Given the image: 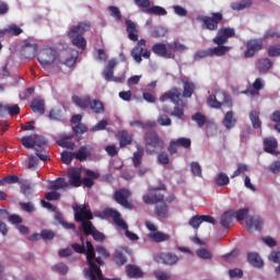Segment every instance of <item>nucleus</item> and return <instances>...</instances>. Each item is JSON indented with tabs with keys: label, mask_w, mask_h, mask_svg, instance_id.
Here are the masks:
<instances>
[{
	"label": "nucleus",
	"mask_w": 280,
	"mask_h": 280,
	"mask_svg": "<svg viewBox=\"0 0 280 280\" xmlns=\"http://www.w3.org/2000/svg\"><path fill=\"white\" fill-rule=\"evenodd\" d=\"M165 189H167L165 184H160L159 186H149V194L142 196L144 205H156L154 211L158 218H167L168 207L165 202V195L160 192L165 191Z\"/></svg>",
	"instance_id": "1"
},
{
	"label": "nucleus",
	"mask_w": 280,
	"mask_h": 280,
	"mask_svg": "<svg viewBox=\"0 0 280 280\" xmlns=\"http://www.w3.org/2000/svg\"><path fill=\"white\" fill-rule=\"evenodd\" d=\"M183 93H180V89L173 88L172 90L165 92L160 96V102H167L171 100L173 104H175L174 109L167 105H163L161 110L162 113H167L171 117H176L177 119H183L185 117V103H183Z\"/></svg>",
	"instance_id": "2"
},
{
	"label": "nucleus",
	"mask_w": 280,
	"mask_h": 280,
	"mask_svg": "<svg viewBox=\"0 0 280 280\" xmlns=\"http://www.w3.org/2000/svg\"><path fill=\"white\" fill-rule=\"evenodd\" d=\"M21 143L26 150H35V154L39 158V161L44 163L49 161V155L46 154L47 139L45 137L38 135L24 136L21 138Z\"/></svg>",
	"instance_id": "3"
},
{
	"label": "nucleus",
	"mask_w": 280,
	"mask_h": 280,
	"mask_svg": "<svg viewBox=\"0 0 280 280\" xmlns=\"http://www.w3.org/2000/svg\"><path fill=\"white\" fill-rule=\"evenodd\" d=\"M91 31V23L89 21L79 22L68 31V37L71 39L73 47L78 49H86V38L84 34Z\"/></svg>",
	"instance_id": "4"
},
{
	"label": "nucleus",
	"mask_w": 280,
	"mask_h": 280,
	"mask_svg": "<svg viewBox=\"0 0 280 280\" xmlns=\"http://www.w3.org/2000/svg\"><path fill=\"white\" fill-rule=\"evenodd\" d=\"M144 145L147 154H158L165 150V141L154 130H148L144 133Z\"/></svg>",
	"instance_id": "5"
},
{
	"label": "nucleus",
	"mask_w": 280,
	"mask_h": 280,
	"mask_svg": "<svg viewBox=\"0 0 280 280\" xmlns=\"http://www.w3.org/2000/svg\"><path fill=\"white\" fill-rule=\"evenodd\" d=\"M207 105L215 110H220L222 106L231 110L233 108V97L224 91H219L217 94H210L208 96Z\"/></svg>",
	"instance_id": "6"
},
{
	"label": "nucleus",
	"mask_w": 280,
	"mask_h": 280,
	"mask_svg": "<svg viewBox=\"0 0 280 280\" xmlns=\"http://www.w3.org/2000/svg\"><path fill=\"white\" fill-rule=\"evenodd\" d=\"M103 215L105 218H112L116 226H119L120 229L126 231V237L131 240V242H137V240H139V236L137 234L128 231V224L126 223V221H124V219H121V213H119V211L113 208H107L103 211Z\"/></svg>",
	"instance_id": "7"
},
{
	"label": "nucleus",
	"mask_w": 280,
	"mask_h": 280,
	"mask_svg": "<svg viewBox=\"0 0 280 280\" xmlns=\"http://www.w3.org/2000/svg\"><path fill=\"white\" fill-rule=\"evenodd\" d=\"M86 262L90 266L88 270H94L96 277L102 279V269L100 266H104L105 262L102 257L95 256V247H93V243H91V241H86Z\"/></svg>",
	"instance_id": "8"
},
{
	"label": "nucleus",
	"mask_w": 280,
	"mask_h": 280,
	"mask_svg": "<svg viewBox=\"0 0 280 280\" xmlns=\"http://www.w3.org/2000/svg\"><path fill=\"white\" fill-rule=\"evenodd\" d=\"M198 21L202 23V28L208 30L209 32L218 31V27L222 21H224V14L222 12H212L209 15H201L198 18Z\"/></svg>",
	"instance_id": "9"
},
{
	"label": "nucleus",
	"mask_w": 280,
	"mask_h": 280,
	"mask_svg": "<svg viewBox=\"0 0 280 280\" xmlns=\"http://www.w3.org/2000/svg\"><path fill=\"white\" fill-rule=\"evenodd\" d=\"M145 45H148V42L145 39H140L131 49V57L133 58L135 62H137V65H141V62H143V58L144 60H150L152 56V51L148 48H144Z\"/></svg>",
	"instance_id": "10"
},
{
	"label": "nucleus",
	"mask_w": 280,
	"mask_h": 280,
	"mask_svg": "<svg viewBox=\"0 0 280 280\" xmlns=\"http://www.w3.org/2000/svg\"><path fill=\"white\" fill-rule=\"evenodd\" d=\"M132 191L128 188H120L114 192V200L117 202V205H120V207H124V209H129L132 211L135 209V205L132 202L128 201V198H131Z\"/></svg>",
	"instance_id": "11"
},
{
	"label": "nucleus",
	"mask_w": 280,
	"mask_h": 280,
	"mask_svg": "<svg viewBox=\"0 0 280 280\" xmlns=\"http://www.w3.org/2000/svg\"><path fill=\"white\" fill-rule=\"evenodd\" d=\"M37 60L43 69H47V67L54 65L55 60H58V50L54 48H46L40 51Z\"/></svg>",
	"instance_id": "12"
},
{
	"label": "nucleus",
	"mask_w": 280,
	"mask_h": 280,
	"mask_svg": "<svg viewBox=\"0 0 280 280\" xmlns=\"http://www.w3.org/2000/svg\"><path fill=\"white\" fill-rule=\"evenodd\" d=\"M246 50L244 51V58H255V55L259 54L264 49L262 38H253L246 42Z\"/></svg>",
	"instance_id": "13"
},
{
	"label": "nucleus",
	"mask_w": 280,
	"mask_h": 280,
	"mask_svg": "<svg viewBox=\"0 0 280 280\" xmlns=\"http://www.w3.org/2000/svg\"><path fill=\"white\" fill-rule=\"evenodd\" d=\"M151 51H153V54L160 58H166L171 60L176 58V54L172 51V44L156 43L152 46Z\"/></svg>",
	"instance_id": "14"
},
{
	"label": "nucleus",
	"mask_w": 280,
	"mask_h": 280,
	"mask_svg": "<svg viewBox=\"0 0 280 280\" xmlns=\"http://www.w3.org/2000/svg\"><path fill=\"white\" fill-rule=\"evenodd\" d=\"M229 38H235V28L221 27L218 30L217 36L212 39L214 45H226Z\"/></svg>",
	"instance_id": "15"
},
{
	"label": "nucleus",
	"mask_w": 280,
	"mask_h": 280,
	"mask_svg": "<svg viewBox=\"0 0 280 280\" xmlns=\"http://www.w3.org/2000/svg\"><path fill=\"white\" fill-rule=\"evenodd\" d=\"M74 212V220L75 222H86L89 220H93V212L86 209V205H78L74 203L72 206Z\"/></svg>",
	"instance_id": "16"
},
{
	"label": "nucleus",
	"mask_w": 280,
	"mask_h": 280,
	"mask_svg": "<svg viewBox=\"0 0 280 280\" xmlns=\"http://www.w3.org/2000/svg\"><path fill=\"white\" fill-rule=\"evenodd\" d=\"M264 228V219L259 215L249 217L246 220V229L248 233H253V231H261Z\"/></svg>",
	"instance_id": "17"
},
{
	"label": "nucleus",
	"mask_w": 280,
	"mask_h": 280,
	"mask_svg": "<svg viewBox=\"0 0 280 280\" xmlns=\"http://www.w3.org/2000/svg\"><path fill=\"white\" fill-rule=\"evenodd\" d=\"M69 185L71 187H82V170L79 167L72 168L68 172Z\"/></svg>",
	"instance_id": "18"
},
{
	"label": "nucleus",
	"mask_w": 280,
	"mask_h": 280,
	"mask_svg": "<svg viewBox=\"0 0 280 280\" xmlns=\"http://www.w3.org/2000/svg\"><path fill=\"white\" fill-rule=\"evenodd\" d=\"M262 143H264V151L267 152V154H272L273 156H278L279 151H277V148H279V143L277 142L276 138H272V137L265 138Z\"/></svg>",
	"instance_id": "19"
},
{
	"label": "nucleus",
	"mask_w": 280,
	"mask_h": 280,
	"mask_svg": "<svg viewBox=\"0 0 280 280\" xmlns=\"http://www.w3.org/2000/svg\"><path fill=\"white\" fill-rule=\"evenodd\" d=\"M38 51V45L36 44H30L25 43L21 48V54L26 58L27 60H32L36 56V52Z\"/></svg>",
	"instance_id": "20"
},
{
	"label": "nucleus",
	"mask_w": 280,
	"mask_h": 280,
	"mask_svg": "<svg viewBox=\"0 0 280 280\" xmlns=\"http://www.w3.org/2000/svg\"><path fill=\"white\" fill-rule=\"evenodd\" d=\"M119 141V148H127V145H132V133L127 130L118 131L116 135Z\"/></svg>",
	"instance_id": "21"
},
{
	"label": "nucleus",
	"mask_w": 280,
	"mask_h": 280,
	"mask_svg": "<svg viewBox=\"0 0 280 280\" xmlns=\"http://www.w3.org/2000/svg\"><path fill=\"white\" fill-rule=\"evenodd\" d=\"M128 33L129 40L137 43L139 40V30H137V24L131 20H126L125 22Z\"/></svg>",
	"instance_id": "22"
},
{
	"label": "nucleus",
	"mask_w": 280,
	"mask_h": 280,
	"mask_svg": "<svg viewBox=\"0 0 280 280\" xmlns=\"http://www.w3.org/2000/svg\"><path fill=\"white\" fill-rule=\"evenodd\" d=\"M115 67H117V61L114 59L109 60L103 70V78L106 80V82H112L114 75H115Z\"/></svg>",
	"instance_id": "23"
},
{
	"label": "nucleus",
	"mask_w": 280,
	"mask_h": 280,
	"mask_svg": "<svg viewBox=\"0 0 280 280\" xmlns=\"http://www.w3.org/2000/svg\"><path fill=\"white\" fill-rule=\"evenodd\" d=\"M126 275L129 279H143V270L136 265H127Z\"/></svg>",
	"instance_id": "24"
},
{
	"label": "nucleus",
	"mask_w": 280,
	"mask_h": 280,
	"mask_svg": "<svg viewBox=\"0 0 280 280\" xmlns=\"http://www.w3.org/2000/svg\"><path fill=\"white\" fill-rule=\"evenodd\" d=\"M222 124L226 130H232L235 128V124H237V118H235V114L233 110H229L225 113Z\"/></svg>",
	"instance_id": "25"
},
{
	"label": "nucleus",
	"mask_w": 280,
	"mask_h": 280,
	"mask_svg": "<svg viewBox=\"0 0 280 280\" xmlns=\"http://www.w3.org/2000/svg\"><path fill=\"white\" fill-rule=\"evenodd\" d=\"M30 106L33 113H37V115H45V100L42 97L33 98Z\"/></svg>",
	"instance_id": "26"
},
{
	"label": "nucleus",
	"mask_w": 280,
	"mask_h": 280,
	"mask_svg": "<svg viewBox=\"0 0 280 280\" xmlns=\"http://www.w3.org/2000/svg\"><path fill=\"white\" fill-rule=\"evenodd\" d=\"M91 152H93V148L89 144L81 147L78 152L74 153V159L80 161L81 163L86 161L88 156H91Z\"/></svg>",
	"instance_id": "27"
},
{
	"label": "nucleus",
	"mask_w": 280,
	"mask_h": 280,
	"mask_svg": "<svg viewBox=\"0 0 280 280\" xmlns=\"http://www.w3.org/2000/svg\"><path fill=\"white\" fill-rule=\"evenodd\" d=\"M160 259L164 266H176L178 264V256L174 253H162Z\"/></svg>",
	"instance_id": "28"
},
{
	"label": "nucleus",
	"mask_w": 280,
	"mask_h": 280,
	"mask_svg": "<svg viewBox=\"0 0 280 280\" xmlns=\"http://www.w3.org/2000/svg\"><path fill=\"white\" fill-rule=\"evenodd\" d=\"M256 69L259 73H268L272 69V60L269 58L258 59L256 61Z\"/></svg>",
	"instance_id": "29"
},
{
	"label": "nucleus",
	"mask_w": 280,
	"mask_h": 280,
	"mask_svg": "<svg viewBox=\"0 0 280 280\" xmlns=\"http://www.w3.org/2000/svg\"><path fill=\"white\" fill-rule=\"evenodd\" d=\"M72 102L75 106L82 108V110H85V108H89V106H91V96L80 97L78 95H73Z\"/></svg>",
	"instance_id": "30"
},
{
	"label": "nucleus",
	"mask_w": 280,
	"mask_h": 280,
	"mask_svg": "<svg viewBox=\"0 0 280 280\" xmlns=\"http://www.w3.org/2000/svg\"><path fill=\"white\" fill-rule=\"evenodd\" d=\"M143 154L144 150L143 147L137 145V151L133 153L131 161L133 164V167H141V163H143Z\"/></svg>",
	"instance_id": "31"
},
{
	"label": "nucleus",
	"mask_w": 280,
	"mask_h": 280,
	"mask_svg": "<svg viewBox=\"0 0 280 280\" xmlns=\"http://www.w3.org/2000/svg\"><path fill=\"white\" fill-rule=\"evenodd\" d=\"M230 51H231V46H224V44L218 45L217 47L210 48V57H213V56H218V57L226 56V54H229Z\"/></svg>",
	"instance_id": "32"
},
{
	"label": "nucleus",
	"mask_w": 280,
	"mask_h": 280,
	"mask_svg": "<svg viewBox=\"0 0 280 280\" xmlns=\"http://www.w3.org/2000/svg\"><path fill=\"white\" fill-rule=\"evenodd\" d=\"M183 86H184L183 97H187V98L191 97V95H194L196 91V83L189 80H183Z\"/></svg>",
	"instance_id": "33"
},
{
	"label": "nucleus",
	"mask_w": 280,
	"mask_h": 280,
	"mask_svg": "<svg viewBox=\"0 0 280 280\" xmlns=\"http://www.w3.org/2000/svg\"><path fill=\"white\" fill-rule=\"evenodd\" d=\"M0 113H8L10 117H16L21 113V107L19 105H3L0 103Z\"/></svg>",
	"instance_id": "34"
},
{
	"label": "nucleus",
	"mask_w": 280,
	"mask_h": 280,
	"mask_svg": "<svg viewBox=\"0 0 280 280\" xmlns=\"http://www.w3.org/2000/svg\"><path fill=\"white\" fill-rule=\"evenodd\" d=\"M149 238H151L152 242H155V244H161V242H170L171 236L163 232H153L149 234Z\"/></svg>",
	"instance_id": "35"
},
{
	"label": "nucleus",
	"mask_w": 280,
	"mask_h": 280,
	"mask_svg": "<svg viewBox=\"0 0 280 280\" xmlns=\"http://www.w3.org/2000/svg\"><path fill=\"white\" fill-rule=\"evenodd\" d=\"M247 261L254 266V268H261L264 266V260L257 253H249L247 255Z\"/></svg>",
	"instance_id": "36"
},
{
	"label": "nucleus",
	"mask_w": 280,
	"mask_h": 280,
	"mask_svg": "<svg viewBox=\"0 0 280 280\" xmlns=\"http://www.w3.org/2000/svg\"><path fill=\"white\" fill-rule=\"evenodd\" d=\"M67 187H69V182L62 177H59L51 182L49 189L52 191H58V189H67Z\"/></svg>",
	"instance_id": "37"
},
{
	"label": "nucleus",
	"mask_w": 280,
	"mask_h": 280,
	"mask_svg": "<svg viewBox=\"0 0 280 280\" xmlns=\"http://www.w3.org/2000/svg\"><path fill=\"white\" fill-rule=\"evenodd\" d=\"M250 5H253V0H241L238 2H232L231 9L240 12L242 10H246V8H250Z\"/></svg>",
	"instance_id": "38"
},
{
	"label": "nucleus",
	"mask_w": 280,
	"mask_h": 280,
	"mask_svg": "<svg viewBox=\"0 0 280 280\" xmlns=\"http://www.w3.org/2000/svg\"><path fill=\"white\" fill-rule=\"evenodd\" d=\"M21 192L26 198H32V194H34V189L32 188V184L27 182L26 179H21L20 182Z\"/></svg>",
	"instance_id": "39"
},
{
	"label": "nucleus",
	"mask_w": 280,
	"mask_h": 280,
	"mask_svg": "<svg viewBox=\"0 0 280 280\" xmlns=\"http://www.w3.org/2000/svg\"><path fill=\"white\" fill-rule=\"evenodd\" d=\"M70 139H73V136H72V135L63 136V137L58 141V145H60V148H67V150H74V149H75V143L69 141Z\"/></svg>",
	"instance_id": "40"
},
{
	"label": "nucleus",
	"mask_w": 280,
	"mask_h": 280,
	"mask_svg": "<svg viewBox=\"0 0 280 280\" xmlns=\"http://www.w3.org/2000/svg\"><path fill=\"white\" fill-rule=\"evenodd\" d=\"M233 211H226L221 215L220 224L223 229H229L233 222Z\"/></svg>",
	"instance_id": "41"
},
{
	"label": "nucleus",
	"mask_w": 280,
	"mask_h": 280,
	"mask_svg": "<svg viewBox=\"0 0 280 280\" xmlns=\"http://www.w3.org/2000/svg\"><path fill=\"white\" fill-rule=\"evenodd\" d=\"M7 36H21L23 34V28H21L16 24H10L7 27H4Z\"/></svg>",
	"instance_id": "42"
},
{
	"label": "nucleus",
	"mask_w": 280,
	"mask_h": 280,
	"mask_svg": "<svg viewBox=\"0 0 280 280\" xmlns=\"http://www.w3.org/2000/svg\"><path fill=\"white\" fill-rule=\"evenodd\" d=\"M92 112L95 113V115H102L104 113V103H102L100 100L90 101V106Z\"/></svg>",
	"instance_id": "43"
},
{
	"label": "nucleus",
	"mask_w": 280,
	"mask_h": 280,
	"mask_svg": "<svg viewBox=\"0 0 280 280\" xmlns=\"http://www.w3.org/2000/svg\"><path fill=\"white\" fill-rule=\"evenodd\" d=\"M249 119H250L252 126L255 130H259V128H261V119L259 118V112L252 110L249 113Z\"/></svg>",
	"instance_id": "44"
},
{
	"label": "nucleus",
	"mask_w": 280,
	"mask_h": 280,
	"mask_svg": "<svg viewBox=\"0 0 280 280\" xmlns=\"http://www.w3.org/2000/svg\"><path fill=\"white\" fill-rule=\"evenodd\" d=\"M113 260L116 266H126V264L128 262V258H126V255L120 250H116L114 253Z\"/></svg>",
	"instance_id": "45"
},
{
	"label": "nucleus",
	"mask_w": 280,
	"mask_h": 280,
	"mask_svg": "<svg viewBox=\"0 0 280 280\" xmlns=\"http://www.w3.org/2000/svg\"><path fill=\"white\" fill-rule=\"evenodd\" d=\"M214 183L218 187H225V185H229V183H231V179L229 178V175H226V173H219L214 178Z\"/></svg>",
	"instance_id": "46"
},
{
	"label": "nucleus",
	"mask_w": 280,
	"mask_h": 280,
	"mask_svg": "<svg viewBox=\"0 0 280 280\" xmlns=\"http://www.w3.org/2000/svg\"><path fill=\"white\" fill-rule=\"evenodd\" d=\"M49 119L52 121H62L65 119V114L60 108H52L49 113Z\"/></svg>",
	"instance_id": "47"
},
{
	"label": "nucleus",
	"mask_w": 280,
	"mask_h": 280,
	"mask_svg": "<svg viewBox=\"0 0 280 280\" xmlns=\"http://www.w3.org/2000/svg\"><path fill=\"white\" fill-rule=\"evenodd\" d=\"M148 14H155V16H165L167 11L163 7L153 5L147 9Z\"/></svg>",
	"instance_id": "48"
},
{
	"label": "nucleus",
	"mask_w": 280,
	"mask_h": 280,
	"mask_svg": "<svg viewBox=\"0 0 280 280\" xmlns=\"http://www.w3.org/2000/svg\"><path fill=\"white\" fill-rule=\"evenodd\" d=\"M81 224L84 235H93V233H95V231L97 230L93 226V222L89 220L81 222Z\"/></svg>",
	"instance_id": "49"
},
{
	"label": "nucleus",
	"mask_w": 280,
	"mask_h": 280,
	"mask_svg": "<svg viewBox=\"0 0 280 280\" xmlns=\"http://www.w3.org/2000/svg\"><path fill=\"white\" fill-rule=\"evenodd\" d=\"M81 224L84 235H93V233H95V231L97 230L93 226V222L89 220L81 222Z\"/></svg>",
	"instance_id": "50"
},
{
	"label": "nucleus",
	"mask_w": 280,
	"mask_h": 280,
	"mask_svg": "<svg viewBox=\"0 0 280 280\" xmlns=\"http://www.w3.org/2000/svg\"><path fill=\"white\" fill-rule=\"evenodd\" d=\"M130 126H137L138 128H141L142 130H148V128H154V126H156V122H154V121L141 122L140 120H135V121L130 122Z\"/></svg>",
	"instance_id": "51"
},
{
	"label": "nucleus",
	"mask_w": 280,
	"mask_h": 280,
	"mask_svg": "<svg viewBox=\"0 0 280 280\" xmlns=\"http://www.w3.org/2000/svg\"><path fill=\"white\" fill-rule=\"evenodd\" d=\"M270 121L276 124L273 128L277 130V132L280 133V110H275L270 116H269Z\"/></svg>",
	"instance_id": "52"
},
{
	"label": "nucleus",
	"mask_w": 280,
	"mask_h": 280,
	"mask_svg": "<svg viewBox=\"0 0 280 280\" xmlns=\"http://www.w3.org/2000/svg\"><path fill=\"white\" fill-rule=\"evenodd\" d=\"M191 119L192 121H196L199 128H202V126L207 124V116L202 115L201 113H196L195 115L191 116Z\"/></svg>",
	"instance_id": "53"
},
{
	"label": "nucleus",
	"mask_w": 280,
	"mask_h": 280,
	"mask_svg": "<svg viewBox=\"0 0 280 280\" xmlns=\"http://www.w3.org/2000/svg\"><path fill=\"white\" fill-rule=\"evenodd\" d=\"M52 272H59V275H67L69 272V267L65 262H59L51 267Z\"/></svg>",
	"instance_id": "54"
},
{
	"label": "nucleus",
	"mask_w": 280,
	"mask_h": 280,
	"mask_svg": "<svg viewBox=\"0 0 280 280\" xmlns=\"http://www.w3.org/2000/svg\"><path fill=\"white\" fill-rule=\"evenodd\" d=\"M75 159V153L65 151L61 153V161L65 163V165H71V162Z\"/></svg>",
	"instance_id": "55"
},
{
	"label": "nucleus",
	"mask_w": 280,
	"mask_h": 280,
	"mask_svg": "<svg viewBox=\"0 0 280 280\" xmlns=\"http://www.w3.org/2000/svg\"><path fill=\"white\" fill-rule=\"evenodd\" d=\"M211 57V49L208 48L206 50H197L194 55V60H202V58Z\"/></svg>",
	"instance_id": "56"
},
{
	"label": "nucleus",
	"mask_w": 280,
	"mask_h": 280,
	"mask_svg": "<svg viewBox=\"0 0 280 280\" xmlns=\"http://www.w3.org/2000/svg\"><path fill=\"white\" fill-rule=\"evenodd\" d=\"M175 141L178 148H184L185 150H189V148H191V139L189 138H178Z\"/></svg>",
	"instance_id": "57"
},
{
	"label": "nucleus",
	"mask_w": 280,
	"mask_h": 280,
	"mask_svg": "<svg viewBox=\"0 0 280 280\" xmlns=\"http://www.w3.org/2000/svg\"><path fill=\"white\" fill-rule=\"evenodd\" d=\"M269 58H279L280 56V44L272 45L268 48Z\"/></svg>",
	"instance_id": "58"
},
{
	"label": "nucleus",
	"mask_w": 280,
	"mask_h": 280,
	"mask_svg": "<svg viewBox=\"0 0 280 280\" xmlns=\"http://www.w3.org/2000/svg\"><path fill=\"white\" fill-rule=\"evenodd\" d=\"M159 126H172V118L165 114H160L158 117Z\"/></svg>",
	"instance_id": "59"
},
{
	"label": "nucleus",
	"mask_w": 280,
	"mask_h": 280,
	"mask_svg": "<svg viewBox=\"0 0 280 280\" xmlns=\"http://www.w3.org/2000/svg\"><path fill=\"white\" fill-rule=\"evenodd\" d=\"M233 218H236L240 222L248 215V208H242L235 212H232Z\"/></svg>",
	"instance_id": "60"
},
{
	"label": "nucleus",
	"mask_w": 280,
	"mask_h": 280,
	"mask_svg": "<svg viewBox=\"0 0 280 280\" xmlns=\"http://www.w3.org/2000/svg\"><path fill=\"white\" fill-rule=\"evenodd\" d=\"M108 11L110 12V16H113V19H115L116 21H121V11L119 10V8L115 5H109Z\"/></svg>",
	"instance_id": "61"
},
{
	"label": "nucleus",
	"mask_w": 280,
	"mask_h": 280,
	"mask_svg": "<svg viewBox=\"0 0 280 280\" xmlns=\"http://www.w3.org/2000/svg\"><path fill=\"white\" fill-rule=\"evenodd\" d=\"M245 172H248V165L237 164V168L234 171L231 178H236V176H242V174H245Z\"/></svg>",
	"instance_id": "62"
},
{
	"label": "nucleus",
	"mask_w": 280,
	"mask_h": 280,
	"mask_svg": "<svg viewBox=\"0 0 280 280\" xmlns=\"http://www.w3.org/2000/svg\"><path fill=\"white\" fill-rule=\"evenodd\" d=\"M158 163H160V165H170V155L167 152L162 151L159 153Z\"/></svg>",
	"instance_id": "63"
},
{
	"label": "nucleus",
	"mask_w": 280,
	"mask_h": 280,
	"mask_svg": "<svg viewBox=\"0 0 280 280\" xmlns=\"http://www.w3.org/2000/svg\"><path fill=\"white\" fill-rule=\"evenodd\" d=\"M153 275H154L155 279H158V280H170V279H172V273H170L167 271L155 270V271H153Z\"/></svg>",
	"instance_id": "64"
}]
</instances>
